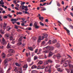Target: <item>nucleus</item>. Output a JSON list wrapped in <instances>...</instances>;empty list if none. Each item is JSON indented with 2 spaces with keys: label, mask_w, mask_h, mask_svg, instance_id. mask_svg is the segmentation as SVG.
Segmentation results:
<instances>
[{
  "label": "nucleus",
  "mask_w": 73,
  "mask_h": 73,
  "mask_svg": "<svg viewBox=\"0 0 73 73\" xmlns=\"http://www.w3.org/2000/svg\"><path fill=\"white\" fill-rule=\"evenodd\" d=\"M32 73H38V71L37 70H33L31 72Z\"/></svg>",
  "instance_id": "18"
},
{
  "label": "nucleus",
  "mask_w": 73,
  "mask_h": 73,
  "mask_svg": "<svg viewBox=\"0 0 73 73\" xmlns=\"http://www.w3.org/2000/svg\"><path fill=\"white\" fill-rule=\"evenodd\" d=\"M7 16H8V17H10V18H11V17H12V15H10L9 14Z\"/></svg>",
  "instance_id": "45"
},
{
  "label": "nucleus",
  "mask_w": 73,
  "mask_h": 73,
  "mask_svg": "<svg viewBox=\"0 0 73 73\" xmlns=\"http://www.w3.org/2000/svg\"><path fill=\"white\" fill-rule=\"evenodd\" d=\"M19 20H21V19L20 18H17V19H11V21H14L15 22H16V21H17Z\"/></svg>",
  "instance_id": "10"
},
{
  "label": "nucleus",
  "mask_w": 73,
  "mask_h": 73,
  "mask_svg": "<svg viewBox=\"0 0 73 73\" xmlns=\"http://www.w3.org/2000/svg\"><path fill=\"white\" fill-rule=\"evenodd\" d=\"M61 56L60 54H58L56 55V57L58 59H60L61 58Z\"/></svg>",
  "instance_id": "15"
},
{
  "label": "nucleus",
  "mask_w": 73,
  "mask_h": 73,
  "mask_svg": "<svg viewBox=\"0 0 73 73\" xmlns=\"http://www.w3.org/2000/svg\"><path fill=\"white\" fill-rule=\"evenodd\" d=\"M21 19L22 21H25V19L23 18H21Z\"/></svg>",
  "instance_id": "64"
},
{
  "label": "nucleus",
  "mask_w": 73,
  "mask_h": 73,
  "mask_svg": "<svg viewBox=\"0 0 73 73\" xmlns=\"http://www.w3.org/2000/svg\"><path fill=\"white\" fill-rule=\"evenodd\" d=\"M69 27L70 28H71L72 29H73V26L72 25H69Z\"/></svg>",
  "instance_id": "34"
},
{
  "label": "nucleus",
  "mask_w": 73,
  "mask_h": 73,
  "mask_svg": "<svg viewBox=\"0 0 73 73\" xmlns=\"http://www.w3.org/2000/svg\"><path fill=\"white\" fill-rule=\"evenodd\" d=\"M6 25H7V24H6L5 23H4V24L3 26V28L4 29H5Z\"/></svg>",
  "instance_id": "22"
},
{
  "label": "nucleus",
  "mask_w": 73,
  "mask_h": 73,
  "mask_svg": "<svg viewBox=\"0 0 73 73\" xmlns=\"http://www.w3.org/2000/svg\"><path fill=\"white\" fill-rule=\"evenodd\" d=\"M56 47H57V48H59V47H60V45L58 44H56Z\"/></svg>",
  "instance_id": "39"
},
{
  "label": "nucleus",
  "mask_w": 73,
  "mask_h": 73,
  "mask_svg": "<svg viewBox=\"0 0 73 73\" xmlns=\"http://www.w3.org/2000/svg\"><path fill=\"white\" fill-rule=\"evenodd\" d=\"M44 53H48L49 52V50H46L45 51H43Z\"/></svg>",
  "instance_id": "24"
},
{
  "label": "nucleus",
  "mask_w": 73,
  "mask_h": 73,
  "mask_svg": "<svg viewBox=\"0 0 73 73\" xmlns=\"http://www.w3.org/2000/svg\"><path fill=\"white\" fill-rule=\"evenodd\" d=\"M22 47H24V46H25V44L24 43H23L22 44Z\"/></svg>",
  "instance_id": "57"
},
{
  "label": "nucleus",
  "mask_w": 73,
  "mask_h": 73,
  "mask_svg": "<svg viewBox=\"0 0 73 73\" xmlns=\"http://www.w3.org/2000/svg\"><path fill=\"white\" fill-rule=\"evenodd\" d=\"M0 10L1 11H2L3 10V9L1 7H0Z\"/></svg>",
  "instance_id": "60"
},
{
  "label": "nucleus",
  "mask_w": 73,
  "mask_h": 73,
  "mask_svg": "<svg viewBox=\"0 0 73 73\" xmlns=\"http://www.w3.org/2000/svg\"><path fill=\"white\" fill-rule=\"evenodd\" d=\"M38 57H37V56H34V60H37V59L38 58Z\"/></svg>",
  "instance_id": "36"
},
{
  "label": "nucleus",
  "mask_w": 73,
  "mask_h": 73,
  "mask_svg": "<svg viewBox=\"0 0 73 73\" xmlns=\"http://www.w3.org/2000/svg\"><path fill=\"white\" fill-rule=\"evenodd\" d=\"M0 32L2 34H4V31H2V30H0Z\"/></svg>",
  "instance_id": "40"
},
{
  "label": "nucleus",
  "mask_w": 73,
  "mask_h": 73,
  "mask_svg": "<svg viewBox=\"0 0 73 73\" xmlns=\"http://www.w3.org/2000/svg\"><path fill=\"white\" fill-rule=\"evenodd\" d=\"M38 64L39 65H41L42 64V61H40L38 62Z\"/></svg>",
  "instance_id": "29"
},
{
  "label": "nucleus",
  "mask_w": 73,
  "mask_h": 73,
  "mask_svg": "<svg viewBox=\"0 0 73 73\" xmlns=\"http://www.w3.org/2000/svg\"><path fill=\"white\" fill-rule=\"evenodd\" d=\"M8 52L9 53H15V51L12 49H10L9 50Z\"/></svg>",
  "instance_id": "9"
},
{
  "label": "nucleus",
  "mask_w": 73,
  "mask_h": 73,
  "mask_svg": "<svg viewBox=\"0 0 73 73\" xmlns=\"http://www.w3.org/2000/svg\"><path fill=\"white\" fill-rule=\"evenodd\" d=\"M28 48L31 51H33V48L32 47H29Z\"/></svg>",
  "instance_id": "23"
},
{
  "label": "nucleus",
  "mask_w": 73,
  "mask_h": 73,
  "mask_svg": "<svg viewBox=\"0 0 73 73\" xmlns=\"http://www.w3.org/2000/svg\"><path fill=\"white\" fill-rule=\"evenodd\" d=\"M37 68V66L35 65H33L32 67H31V68L32 69H35Z\"/></svg>",
  "instance_id": "20"
},
{
  "label": "nucleus",
  "mask_w": 73,
  "mask_h": 73,
  "mask_svg": "<svg viewBox=\"0 0 73 73\" xmlns=\"http://www.w3.org/2000/svg\"><path fill=\"white\" fill-rule=\"evenodd\" d=\"M68 21H72V19H71L69 18V19H68Z\"/></svg>",
  "instance_id": "62"
},
{
  "label": "nucleus",
  "mask_w": 73,
  "mask_h": 73,
  "mask_svg": "<svg viewBox=\"0 0 73 73\" xmlns=\"http://www.w3.org/2000/svg\"><path fill=\"white\" fill-rule=\"evenodd\" d=\"M13 56V54H8L7 55V56L8 57H10V56Z\"/></svg>",
  "instance_id": "32"
},
{
  "label": "nucleus",
  "mask_w": 73,
  "mask_h": 73,
  "mask_svg": "<svg viewBox=\"0 0 73 73\" xmlns=\"http://www.w3.org/2000/svg\"><path fill=\"white\" fill-rule=\"evenodd\" d=\"M65 70L67 71L68 73H73V70H69L67 68H66Z\"/></svg>",
  "instance_id": "5"
},
{
  "label": "nucleus",
  "mask_w": 73,
  "mask_h": 73,
  "mask_svg": "<svg viewBox=\"0 0 73 73\" xmlns=\"http://www.w3.org/2000/svg\"><path fill=\"white\" fill-rule=\"evenodd\" d=\"M51 68V66H48L46 67V68L45 69V72H47V69H48V70H47V71L48 73H50V72H51V68Z\"/></svg>",
  "instance_id": "1"
},
{
  "label": "nucleus",
  "mask_w": 73,
  "mask_h": 73,
  "mask_svg": "<svg viewBox=\"0 0 73 73\" xmlns=\"http://www.w3.org/2000/svg\"><path fill=\"white\" fill-rule=\"evenodd\" d=\"M60 65L58 64H57L56 65V66H55V67L56 68H58V67H60Z\"/></svg>",
  "instance_id": "31"
},
{
  "label": "nucleus",
  "mask_w": 73,
  "mask_h": 73,
  "mask_svg": "<svg viewBox=\"0 0 73 73\" xmlns=\"http://www.w3.org/2000/svg\"><path fill=\"white\" fill-rule=\"evenodd\" d=\"M45 41H44L42 43V45H44L45 44Z\"/></svg>",
  "instance_id": "55"
},
{
  "label": "nucleus",
  "mask_w": 73,
  "mask_h": 73,
  "mask_svg": "<svg viewBox=\"0 0 73 73\" xmlns=\"http://www.w3.org/2000/svg\"><path fill=\"white\" fill-rule=\"evenodd\" d=\"M15 9L16 10H17V11H19V9H18V8H17V7H15Z\"/></svg>",
  "instance_id": "53"
},
{
  "label": "nucleus",
  "mask_w": 73,
  "mask_h": 73,
  "mask_svg": "<svg viewBox=\"0 0 73 73\" xmlns=\"http://www.w3.org/2000/svg\"><path fill=\"white\" fill-rule=\"evenodd\" d=\"M63 66L64 67H66V66H68V65L67 64H66V63H65L63 64Z\"/></svg>",
  "instance_id": "30"
},
{
  "label": "nucleus",
  "mask_w": 73,
  "mask_h": 73,
  "mask_svg": "<svg viewBox=\"0 0 73 73\" xmlns=\"http://www.w3.org/2000/svg\"><path fill=\"white\" fill-rule=\"evenodd\" d=\"M11 48L10 44H9V43H8L7 46V48Z\"/></svg>",
  "instance_id": "28"
},
{
  "label": "nucleus",
  "mask_w": 73,
  "mask_h": 73,
  "mask_svg": "<svg viewBox=\"0 0 73 73\" xmlns=\"http://www.w3.org/2000/svg\"><path fill=\"white\" fill-rule=\"evenodd\" d=\"M25 23H21V25L22 26H23V27H24V26H26V25H25Z\"/></svg>",
  "instance_id": "42"
},
{
  "label": "nucleus",
  "mask_w": 73,
  "mask_h": 73,
  "mask_svg": "<svg viewBox=\"0 0 73 73\" xmlns=\"http://www.w3.org/2000/svg\"><path fill=\"white\" fill-rule=\"evenodd\" d=\"M11 70V67L10 66L9 68L7 71L6 73H9V72H10V70Z\"/></svg>",
  "instance_id": "17"
},
{
  "label": "nucleus",
  "mask_w": 73,
  "mask_h": 73,
  "mask_svg": "<svg viewBox=\"0 0 73 73\" xmlns=\"http://www.w3.org/2000/svg\"><path fill=\"white\" fill-rule=\"evenodd\" d=\"M39 23L40 24V25H41V26H44V23H41V22H40Z\"/></svg>",
  "instance_id": "33"
},
{
  "label": "nucleus",
  "mask_w": 73,
  "mask_h": 73,
  "mask_svg": "<svg viewBox=\"0 0 73 73\" xmlns=\"http://www.w3.org/2000/svg\"><path fill=\"white\" fill-rule=\"evenodd\" d=\"M37 69H41V66H38L37 68Z\"/></svg>",
  "instance_id": "46"
},
{
  "label": "nucleus",
  "mask_w": 73,
  "mask_h": 73,
  "mask_svg": "<svg viewBox=\"0 0 73 73\" xmlns=\"http://www.w3.org/2000/svg\"><path fill=\"white\" fill-rule=\"evenodd\" d=\"M15 29H18V26L16 25H15Z\"/></svg>",
  "instance_id": "51"
},
{
  "label": "nucleus",
  "mask_w": 73,
  "mask_h": 73,
  "mask_svg": "<svg viewBox=\"0 0 73 73\" xmlns=\"http://www.w3.org/2000/svg\"><path fill=\"white\" fill-rule=\"evenodd\" d=\"M69 66L70 68H73V65L72 64H69Z\"/></svg>",
  "instance_id": "41"
},
{
  "label": "nucleus",
  "mask_w": 73,
  "mask_h": 73,
  "mask_svg": "<svg viewBox=\"0 0 73 73\" xmlns=\"http://www.w3.org/2000/svg\"><path fill=\"white\" fill-rule=\"evenodd\" d=\"M39 20H41V21H43V19H44V17H39Z\"/></svg>",
  "instance_id": "21"
},
{
  "label": "nucleus",
  "mask_w": 73,
  "mask_h": 73,
  "mask_svg": "<svg viewBox=\"0 0 73 73\" xmlns=\"http://www.w3.org/2000/svg\"><path fill=\"white\" fill-rule=\"evenodd\" d=\"M55 62L56 63H58V62H60V61H59V60H56Z\"/></svg>",
  "instance_id": "43"
},
{
  "label": "nucleus",
  "mask_w": 73,
  "mask_h": 73,
  "mask_svg": "<svg viewBox=\"0 0 73 73\" xmlns=\"http://www.w3.org/2000/svg\"><path fill=\"white\" fill-rule=\"evenodd\" d=\"M8 61V59H6V60H5L4 61V68L5 69H6V68H7V64H6L7 63Z\"/></svg>",
  "instance_id": "2"
},
{
  "label": "nucleus",
  "mask_w": 73,
  "mask_h": 73,
  "mask_svg": "<svg viewBox=\"0 0 73 73\" xmlns=\"http://www.w3.org/2000/svg\"><path fill=\"white\" fill-rule=\"evenodd\" d=\"M38 51V49H36L35 50V53H36Z\"/></svg>",
  "instance_id": "49"
},
{
  "label": "nucleus",
  "mask_w": 73,
  "mask_h": 73,
  "mask_svg": "<svg viewBox=\"0 0 73 73\" xmlns=\"http://www.w3.org/2000/svg\"><path fill=\"white\" fill-rule=\"evenodd\" d=\"M45 67L44 66H42L41 67L40 69H44Z\"/></svg>",
  "instance_id": "50"
},
{
  "label": "nucleus",
  "mask_w": 73,
  "mask_h": 73,
  "mask_svg": "<svg viewBox=\"0 0 73 73\" xmlns=\"http://www.w3.org/2000/svg\"><path fill=\"white\" fill-rule=\"evenodd\" d=\"M10 35H9V34H6L5 35V38H6L7 40L9 39V36Z\"/></svg>",
  "instance_id": "8"
},
{
  "label": "nucleus",
  "mask_w": 73,
  "mask_h": 73,
  "mask_svg": "<svg viewBox=\"0 0 73 73\" xmlns=\"http://www.w3.org/2000/svg\"><path fill=\"white\" fill-rule=\"evenodd\" d=\"M2 56L3 58H5V53H3L2 54Z\"/></svg>",
  "instance_id": "35"
},
{
  "label": "nucleus",
  "mask_w": 73,
  "mask_h": 73,
  "mask_svg": "<svg viewBox=\"0 0 73 73\" xmlns=\"http://www.w3.org/2000/svg\"><path fill=\"white\" fill-rule=\"evenodd\" d=\"M13 3H15V4H17V3H16V1L15 0H14L13 1Z\"/></svg>",
  "instance_id": "52"
},
{
  "label": "nucleus",
  "mask_w": 73,
  "mask_h": 73,
  "mask_svg": "<svg viewBox=\"0 0 73 73\" xmlns=\"http://www.w3.org/2000/svg\"><path fill=\"white\" fill-rule=\"evenodd\" d=\"M18 45H21V44H22V43H21V42H20L18 43Z\"/></svg>",
  "instance_id": "56"
},
{
  "label": "nucleus",
  "mask_w": 73,
  "mask_h": 73,
  "mask_svg": "<svg viewBox=\"0 0 73 73\" xmlns=\"http://www.w3.org/2000/svg\"><path fill=\"white\" fill-rule=\"evenodd\" d=\"M1 63H0V64ZM0 73H4V71L3 68H1L0 66Z\"/></svg>",
  "instance_id": "14"
},
{
  "label": "nucleus",
  "mask_w": 73,
  "mask_h": 73,
  "mask_svg": "<svg viewBox=\"0 0 73 73\" xmlns=\"http://www.w3.org/2000/svg\"><path fill=\"white\" fill-rule=\"evenodd\" d=\"M43 36H42V40H43V39H44V38H46V37H48V34H43Z\"/></svg>",
  "instance_id": "12"
},
{
  "label": "nucleus",
  "mask_w": 73,
  "mask_h": 73,
  "mask_svg": "<svg viewBox=\"0 0 73 73\" xmlns=\"http://www.w3.org/2000/svg\"><path fill=\"white\" fill-rule=\"evenodd\" d=\"M71 62V61H70V60H67L66 61V64H69Z\"/></svg>",
  "instance_id": "13"
},
{
  "label": "nucleus",
  "mask_w": 73,
  "mask_h": 73,
  "mask_svg": "<svg viewBox=\"0 0 73 73\" xmlns=\"http://www.w3.org/2000/svg\"><path fill=\"white\" fill-rule=\"evenodd\" d=\"M57 4V5L58 7H60V3L58 2Z\"/></svg>",
  "instance_id": "44"
},
{
  "label": "nucleus",
  "mask_w": 73,
  "mask_h": 73,
  "mask_svg": "<svg viewBox=\"0 0 73 73\" xmlns=\"http://www.w3.org/2000/svg\"><path fill=\"white\" fill-rule=\"evenodd\" d=\"M52 55H53V54L52 53V52H50L49 54L48 57H51V56H52Z\"/></svg>",
  "instance_id": "19"
},
{
  "label": "nucleus",
  "mask_w": 73,
  "mask_h": 73,
  "mask_svg": "<svg viewBox=\"0 0 73 73\" xmlns=\"http://www.w3.org/2000/svg\"><path fill=\"white\" fill-rule=\"evenodd\" d=\"M0 4H4V3L3 2L2 3H1V2L0 1Z\"/></svg>",
  "instance_id": "54"
},
{
  "label": "nucleus",
  "mask_w": 73,
  "mask_h": 73,
  "mask_svg": "<svg viewBox=\"0 0 73 73\" xmlns=\"http://www.w3.org/2000/svg\"><path fill=\"white\" fill-rule=\"evenodd\" d=\"M15 65H16V66H20L21 65V64H19L17 63H15Z\"/></svg>",
  "instance_id": "16"
},
{
  "label": "nucleus",
  "mask_w": 73,
  "mask_h": 73,
  "mask_svg": "<svg viewBox=\"0 0 73 73\" xmlns=\"http://www.w3.org/2000/svg\"><path fill=\"white\" fill-rule=\"evenodd\" d=\"M39 40H42V39L41 38V36H39Z\"/></svg>",
  "instance_id": "63"
},
{
  "label": "nucleus",
  "mask_w": 73,
  "mask_h": 73,
  "mask_svg": "<svg viewBox=\"0 0 73 73\" xmlns=\"http://www.w3.org/2000/svg\"><path fill=\"white\" fill-rule=\"evenodd\" d=\"M11 43H12V44H15V41H13L11 42Z\"/></svg>",
  "instance_id": "59"
},
{
  "label": "nucleus",
  "mask_w": 73,
  "mask_h": 73,
  "mask_svg": "<svg viewBox=\"0 0 73 73\" xmlns=\"http://www.w3.org/2000/svg\"><path fill=\"white\" fill-rule=\"evenodd\" d=\"M27 61L28 62H30L31 61V57H29L27 59Z\"/></svg>",
  "instance_id": "37"
},
{
  "label": "nucleus",
  "mask_w": 73,
  "mask_h": 73,
  "mask_svg": "<svg viewBox=\"0 0 73 73\" xmlns=\"http://www.w3.org/2000/svg\"><path fill=\"white\" fill-rule=\"evenodd\" d=\"M56 42H57V40L56 39L52 41V42L54 43H56Z\"/></svg>",
  "instance_id": "38"
},
{
  "label": "nucleus",
  "mask_w": 73,
  "mask_h": 73,
  "mask_svg": "<svg viewBox=\"0 0 73 73\" xmlns=\"http://www.w3.org/2000/svg\"><path fill=\"white\" fill-rule=\"evenodd\" d=\"M33 39L35 40H36V39H37V38H36V37H33Z\"/></svg>",
  "instance_id": "58"
},
{
  "label": "nucleus",
  "mask_w": 73,
  "mask_h": 73,
  "mask_svg": "<svg viewBox=\"0 0 73 73\" xmlns=\"http://www.w3.org/2000/svg\"><path fill=\"white\" fill-rule=\"evenodd\" d=\"M41 8H42V9L41 10V11H45L46 10V9L45 8V7H40Z\"/></svg>",
  "instance_id": "27"
},
{
  "label": "nucleus",
  "mask_w": 73,
  "mask_h": 73,
  "mask_svg": "<svg viewBox=\"0 0 73 73\" xmlns=\"http://www.w3.org/2000/svg\"><path fill=\"white\" fill-rule=\"evenodd\" d=\"M63 28L67 31L68 35H70V31H69L68 29H67V28H66L65 27H64Z\"/></svg>",
  "instance_id": "7"
},
{
  "label": "nucleus",
  "mask_w": 73,
  "mask_h": 73,
  "mask_svg": "<svg viewBox=\"0 0 73 73\" xmlns=\"http://www.w3.org/2000/svg\"><path fill=\"white\" fill-rule=\"evenodd\" d=\"M24 8H25V6L23 5L22 6V9L24 10Z\"/></svg>",
  "instance_id": "48"
},
{
  "label": "nucleus",
  "mask_w": 73,
  "mask_h": 73,
  "mask_svg": "<svg viewBox=\"0 0 73 73\" xmlns=\"http://www.w3.org/2000/svg\"><path fill=\"white\" fill-rule=\"evenodd\" d=\"M34 26L36 29H38L39 28V27L37 26V22H35L34 25Z\"/></svg>",
  "instance_id": "11"
},
{
  "label": "nucleus",
  "mask_w": 73,
  "mask_h": 73,
  "mask_svg": "<svg viewBox=\"0 0 73 73\" xmlns=\"http://www.w3.org/2000/svg\"><path fill=\"white\" fill-rule=\"evenodd\" d=\"M53 62V61L52 60L50 59H48L47 60L46 63V64H48V63H52Z\"/></svg>",
  "instance_id": "6"
},
{
  "label": "nucleus",
  "mask_w": 73,
  "mask_h": 73,
  "mask_svg": "<svg viewBox=\"0 0 73 73\" xmlns=\"http://www.w3.org/2000/svg\"><path fill=\"white\" fill-rule=\"evenodd\" d=\"M12 39H13V37L12 36H10V40H12Z\"/></svg>",
  "instance_id": "47"
},
{
  "label": "nucleus",
  "mask_w": 73,
  "mask_h": 73,
  "mask_svg": "<svg viewBox=\"0 0 73 73\" xmlns=\"http://www.w3.org/2000/svg\"><path fill=\"white\" fill-rule=\"evenodd\" d=\"M24 68H25L26 69L28 68V65L27 64H25L24 66H23Z\"/></svg>",
  "instance_id": "26"
},
{
  "label": "nucleus",
  "mask_w": 73,
  "mask_h": 73,
  "mask_svg": "<svg viewBox=\"0 0 73 73\" xmlns=\"http://www.w3.org/2000/svg\"><path fill=\"white\" fill-rule=\"evenodd\" d=\"M46 49H48L49 50H53L54 49V47L53 46H48L46 47H45Z\"/></svg>",
  "instance_id": "3"
},
{
  "label": "nucleus",
  "mask_w": 73,
  "mask_h": 73,
  "mask_svg": "<svg viewBox=\"0 0 73 73\" xmlns=\"http://www.w3.org/2000/svg\"><path fill=\"white\" fill-rule=\"evenodd\" d=\"M40 40V39H38V42H40L41 41V40Z\"/></svg>",
  "instance_id": "61"
},
{
  "label": "nucleus",
  "mask_w": 73,
  "mask_h": 73,
  "mask_svg": "<svg viewBox=\"0 0 73 73\" xmlns=\"http://www.w3.org/2000/svg\"><path fill=\"white\" fill-rule=\"evenodd\" d=\"M1 43L2 45H5V44H7V42L5 41V40L4 38H2Z\"/></svg>",
  "instance_id": "4"
},
{
  "label": "nucleus",
  "mask_w": 73,
  "mask_h": 73,
  "mask_svg": "<svg viewBox=\"0 0 73 73\" xmlns=\"http://www.w3.org/2000/svg\"><path fill=\"white\" fill-rule=\"evenodd\" d=\"M32 28H31V27H28L26 29V30H28L29 31H31V30H32Z\"/></svg>",
  "instance_id": "25"
}]
</instances>
